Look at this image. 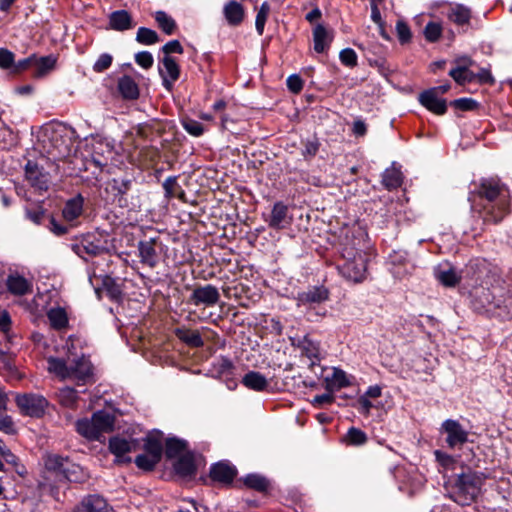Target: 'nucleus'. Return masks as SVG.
Wrapping results in <instances>:
<instances>
[{
	"label": "nucleus",
	"mask_w": 512,
	"mask_h": 512,
	"mask_svg": "<svg viewBox=\"0 0 512 512\" xmlns=\"http://www.w3.org/2000/svg\"><path fill=\"white\" fill-rule=\"evenodd\" d=\"M468 201L485 225H497L511 213L510 190L498 178L482 177L473 181Z\"/></svg>",
	"instance_id": "nucleus-1"
},
{
	"label": "nucleus",
	"mask_w": 512,
	"mask_h": 512,
	"mask_svg": "<svg viewBox=\"0 0 512 512\" xmlns=\"http://www.w3.org/2000/svg\"><path fill=\"white\" fill-rule=\"evenodd\" d=\"M362 236L360 228H352L347 229L340 238L343 262L338 264L337 269L343 278L355 284L362 283L367 278L368 259L362 251Z\"/></svg>",
	"instance_id": "nucleus-2"
},
{
	"label": "nucleus",
	"mask_w": 512,
	"mask_h": 512,
	"mask_svg": "<svg viewBox=\"0 0 512 512\" xmlns=\"http://www.w3.org/2000/svg\"><path fill=\"white\" fill-rule=\"evenodd\" d=\"M497 288L476 287L471 292V306L477 313L497 316L503 319L510 317L511 299L496 294Z\"/></svg>",
	"instance_id": "nucleus-3"
},
{
	"label": "nucleus",
	"mask_w": 512,
	"mask_h": 512,
	"mask_svg": "<svg viewBox=\"0 0 512 512\" xmlns=\"http://www.w3.org/2000/svg\"><path fill=\"white\" fill-rule=\"evenodd\" d=\"M484 480L483 473L468 469L456 476L451 484L449 497L461 506H468L477 500Z\"/></svg>",
	"instance_id": "nucleus-4"
},
{
	"label": "nucleus",
	"mask_w": 512,
	"mask_h": 512,
	"mask_svg": "<svg viewBox=\"0 0 512 512\" xmlns=\"http://www.w3.org/2000/svg\"><path fill=\"white\" fill-rule=\"evenodd\" d=\"M330 298V291L324 285L308 286L295 297L298 308L303 307L308 321L317 322L327 314L323 304Z\"/></svg>",
	"instance_id": "nucleus-5"
},
{
	"label": "nucleus",
	"mask_w": 512,
	"mask_h": 512,
	"mask_svg": "<svg viewBox=\"0 0 512 512\" xmlns=\"http://www.w3.org/2000/svg\"><path fill=\"white\" fill-rule=\"evenodd\" d=\"M70 248L84 261H88L89 258L110 254L113 246L107 234L96 230L75 236Z\"/></svg>",
	"instance_id": "nucleus-6"
},
{
	"label": "nucleus",
	"mask_w": 512,
	"mask_h": 512,
	"mask_svg": "<svg viewBox=\"0 0 512 512\" xmlns=\"http://www.w3.org/2000/svg\"><path fill=\"white\" fill-rule=\"evenodd\" d=\"M15 404L21 415L40 419L46 414L49 406L48 400L37 393H19L15 397Z\"/></svg>",
	"instance_id": "nucleus-7"
},
{
	"label": "nucleus",
	"mask_w": 512,
	"mask_h": 512,
	"mask_svg": "<svg viewBox=\"0 0 512 512\" xmlns=\"http://www.w3.org/2000/svg\"><path fill=\"white\" fill-rule=\"evenodd\" d=\"M134 184V180L130 177H115L107 182L106 190L113 195L114 201L119 207L132 210L136 205L129 200L128 195Z\"/></svg>",
	"instance_id": "nucleus-8"
},
{
	"label": "nucleus",
	"mask_w": 512,
	"mask_h": 512,
	"mask_svg": "<svg viewBox=\"0 0 512 512\" xmlns=\"http://www.w3.org/2000/svg\"><path fill=\"white\" fill-rule=\"evenodd\" d=\"M440 433L446 435L445 443L450 449H460L469 441V432L458 420L446 419L443 421Z\"/></svg>",
	"instance_id": "nucleus-9"
},
{
	"label": "nucleus",
	"mask_w": 512,
	"mask_h": 512,
	"mask_svg": "<svg viewBox=\"0 0 512 512\" xmlns=\"http://www.w3.org/2000/svg\"><path fill=\"white\" fill-rule=\"evenodd\" d=\"M138 257L140 263L151 269L157 267L160 262V252L163 249V243L160 237H152L140 240L137 244Z\"/></svg>",
	"instance_id": "nucleus-10"
},
{
	"label": "nucleus",
	"mask_w": 512,
	"mask_h": 512,
	"mask_svg": "<svg viewBox=\"0 0 512 512\" xmlns=\"http://www.w3.org/2000/svg\"><path fill=\"white\" fill-rule=\"evenodd\" d=\"M68 379L75 380L78 385H86L95 382L94 367L89 357H81L69 360Z\"/></svg>",
	"instance_id": "nucleus-11"
},
{
	"label": "nucleus",
	"mask_w": 512,
	"mask_h": 512,
	"mask_svg": "<svg viewBox=\"0 0 512 512\" xmlns=\"http://www.w3.org/2000/svg\"><path fill=\"white\" fill-rule=\"evenodd\" d=\"M445 15L448 21L457 27L459 33L465 34L474 28L472 25V10L464 4H450Z\"/></svg>",
	"instance_id": "nucleus-12"
},
{
	"label": "nucleus",
	"mask_w": 512,
	"mask_h": 512,
	"mask_svg": "<svg viewBox=\"0 0 512 512\" xmlns=\"http://www.w3.org/2000/svg\"><path fill=\"white\" fill-rule=\"evenodd\" d=\"M220 301V293L212 284L196 286L188 297V304L194 306L213 307Z\"/></svg>",
	"instance_id": "nucleus-13"
},
{
	"label": "nucleus",
	"mask_w": 512,
	"mask_h": 512,
	"mask_svg": "<svg viewBox=\"0 0 512 512\" xmlns=\"http://www.w3.org/2000/svg\"><path fill=\"white\" fill-rule=\"evenodd\" d=\"M158 72L162 79L163 87L171 92L181 74V69L176 58L173 56H163L159 62Z\"/></svg>",
	"instance_id": "nucleus-14"
},
{
	"label": "nucleus",
	"mask_w": 512,
	"mask_h": 512,
	"mask_svg": "<svg viewBox=\"0 0 512 512\" xmlns=\"http://www.w3.org/2000/svg\"><path fill=\"white\" fill-rule=\"evenodd\" d=\"M235 370V365L228 357L220 356L213 363L211 373L215 378L224 381L228 389L234 390L238 385L234 378Z\"/></svg>",
	"instance_id": "nucleus-15"
},
{
	"label": "nucleus",
	"mask_w": 512,
	"mask_h": 512,
	"mask_svg": "<svg viewBox=\"0 0 512 512\" xmlns=\"http://www.w3.org/2000/svg\"><path fill=\"white\" fill-rule=\"evenodd\" d=\"M237 475V468L225 460L213 463L209 469L210 480L223 486L231 485Z\"/></svg>",
	"instance_id": "nucleus-16"
},
{
	"label": "nucleus",
	"mask_w": 512,
	"mask_h": 512,
	"mask_svg": "<svg viewBox=\"0 0 512 512\" xmlns=\"http://www.w3.org/2000/svg\"><path fill=\"white\" fill-rule=\"evenodd\" d=\"M173 471L182 479H192L197 475L198 467L194 451H186L177 457L173 463Z\"/></svg>",
	"instance_id": "nucleus-17"
},
{
	"label": "nucleus",
	"mask_w": 512,
	"mask_h": 512,
	"mask_svg": "<svg viewBox=\"0 0 512 512\" xmlns=\"http://www.w3.org/2000/svg\"><path fill=\"white\" fill-rule=\"evenodd\" d=\"M419 103L435 115L442 116L447 112V101L435 94L434 89H426L418 96Z\"/></svg>",
	"instance_id": "nucleus-18"
},
{
	"label": "nucleus",
	"mask_w": 512,
	"mask_h": 512,
	"mask_svg": "<svg viewBox=\"0 0 512 512\" xmlns=\"http://www.w3.org/2000/svg\"><path fill=\"white\" fill-rule=\"evenodd\" d=\"M25 178L30 185L40 191L48 190V175L38 163L28 160L25 165Z\"/></svg>",
	"instance_id": "nucleus-19"
},
{
	"label": "nucleus",
	"mask_w": 512,
	"mask_h": 512,
	"mask_svg": "<svg viewBox=\"0 0 512 512\" xmlns=\"http://www.w3.org/2000/svg\"><path fill=\"white\" fill-rule=\"evenodd\" d=\"M109 451L115 456V462L118 464H130L132 458L127 456L131 452L129 441L120 436H113L109 439Z\"/></svg>",
	"instance_id": "nucleus-20"
},
{
	"label": "nucleus",
	"mask_w": 512,
	"mask_h": 512,
	"mask_svg": "<svg viewBox=\"0 0 512 512\" xmlns=\"http://www.w3.org/2000/svg\"><path fill=\"white\" fill-rule=\"evenodd\" d=\"M312 34L315 52L327 53L334 39V31L328 30L323 24H317Z\"/></svg>",
	"instance_id": "nucleus-21"
},
{
	"label": "nucleus",
	"mask_w": 512,
	"mask_h": 512,
	"mask_svg": "<svg viewBox=\"0 0 512 512\" xmlns=\"http://www.w3.org/2000/svg\"><path fill=\"white\" fill-rule=\"evenodd\" d=\"M131 13L127 10H115L108 16V28L114 31H127L135 27Z\"/></svg>",
	"instance_id": "nucleus-22"
},
{
	"label": "nucleus",
	"mask_w": 512,
	"mask_h": 512,
	"mask_svg": "<svg viewBox=\"0 0 512 512\" xmlns=\"http://www.w3.org/2000/svg\"><path fill=\"white\" fill-rule=\"evenodd\" d=\"M266 221L272 229L280 230L286 228L290 224L288 206L282 201L274 203L269 218Z\"/></svg>",
	"instance_id": "nucleus-23"
},
{
	"label": "nucleus",
	"mask_w": 512,
	"mask_h": 512,
	"mask_svg": "<svg viewBox=\"0 0 512 512\" xmlns=\"http://www.w3.org/2000/svg\"><path fill=\"white\" fill-rule=\"evenodd\" d=\"M163 432L153 430L149 432L143 439L144 453L150 454L152 457L162 459L163 455Z\"/></svg>",
	"instance_id": "nucleus-24"
},
{
	"label": "nucleus",
	"mask_w": 512,
	"mask_h": 512,
	"mask_svg": "<svg viewBox=\"0 0 512 512\" xmlns=\"http://www.w3.org/2000/svg\"><path fill=\"white\" fill-rule=\"evenodd\" d=\"M78 512H114V510L103 496L92 494L82 499Z\"/></svg>",
	"instance_id": "nucleus-25"
},
{
	"label": "nucleus",
	"mask_w": 512,
	"mask_h": 512,
	"mask_svg": "<svg viewBox=\"0 0 512 512\" xmlns=\"http://www.w3.org/2000/svg\"><path fill=\"white\" fill-rule=\"evenodd\" d=\"M174 334L182 343L190 348H201L204 346V340L197 329L181 325L174 329Z\"/></svg>",
	"instance_id": "nucleus-26"
},
{
	"label": "nucleus",
	"mask_w": 512,
	"mask_h": 512,
	"mask_svg": "<svg viewBox=\"0 0 512 512\" xmlns=\"http://www.w3.org/2000/svg\"><path fill=\"white\" fill-rule=\"evenodd\" d=\"M84 201V197L80 193L68 199L62 209V216L64 220L67 222H73L78 219L82 215Z\"/></svg>",
	"instance_id": "nucleus-27"
},
{
	"label": "nucleus",
	"mask_w": 512,
	"mask_h": 512,
	"mask_svg": "<svg viewBox=\"0 0 512 512\" xmlns=\"http://www.w3.org/2000/svg\"><path fill=\"white\" fill-rule=\"evenodd\" d=\"M117 89L124 100H137L140 95L139 86L135 80L128 75H123L118 79Z\"/></svg>",
	"instance_id": "nucleus-28"
},
{
	"label": "nucleus",
	"mask_w": 512,
	"mask_h": 512,
	"mask_svg": "<svg viewBox=\"0 0 512 512\" xmlns=\"http://www.w3.org/2000/svg\"><path fill=\"white\" fill-rule=\"evenodd\" d=\"M188 446V442L184 439H180L175 436L168 437L166 438L165 445L163 446V453L169 460L176 459L186 451H190Z\"/></svg>",
	"instance_id": "nucleus-29"
},
{
	"label": "nucleus",
	"mask_w": 512,
	"mask_h": 512,
	"mask_svg": "<svg viewBox=\"0 0 512 512\" xmlns=\"http://www.w3.org/2000/svg\"><path fill=\"white\" fill-rule=\"evenodd\" d=\"M240 481L246 488L263 494H267L271 488L270 480L258 473H249L241 478Z\"/></svg>",
	"instance_id": "nucleus-30"
},
{
	"label": "nucleus",
	"mask_w": 512,
	"mask_h": 512,
	"mask_svg": "<svg viewBox=\"0 0 512 512\" xmlns=\"http://www.w3.org/2000/svg\"><path fill=\"white\" fill-rule=\"evenodd\" d=\"M91 420L95 424L99 436H101L102 433L111 432L114 429L115 416L106 410L94 412Z\"/></svg>",
	"instance_id": "nucleus-31"
},
{
	"label": "nucleus",
	"mask_w": 512,
	"mask_h": 512,
	"mask_svg": "<svg viewBox=\"0 0 512 512\" xmlns=\"http://www.w3.org/2000/svg\"><path fill=\"white\" fill-rule=\"evenodd\" d=\"M297 347L301 350L302 356H306L311 360V368L320 361L319 344L312 340L308 335H305L301 340L298 341Z\"/></svg>",
	"instance_id": "nucleus-32"
},
{
	"label": "nucleus",
	"mask_w": 512,
	"mask_h": 512,
	"mask_svg": "<svg viewBox=\"0 0 512 512\" xmlns=\"http://www.w3.org/2000/svg\"><path fill=\"white\" fill-rule=\"evenodd\" d=\"M242 384L253 391H267L269 383L266 377L258 371H248L242 378Z\"/></svg>",
	"instance_id": "nucleus-33"
},
{
	"label": "nucleus",
	"mask_w": 512,
	"mask_h": 512,
	"mask_svg": "<svg viewBox=\"0 0 512 512\" xmlns=\"http://www.w3.org/2000/svg\"><path fill=\"white\" fill-rule=\"evenodd\" d=\"M87 478V474L83 468L75 463L66 461V466L59 479V482L83 483Z\"/></svg>",
	"instance_id": "nucleus-34"
},
{
	"label": "nucleus",
	"mask_w": 512,
	"mask_h": 512,
	"mask_svg": "<svg viewBox=\"0 0 512 512\" xmlns=\"http://www.w3.org/2000/svg\"><path fill=\"white\" fill-rule=\"evenodd\" d=\"M223 13L226 21L231 26H238L244 19V8L235 0L229 1L225 4Z\"/></svg>",
	"instance_id": "nucleus-35"
},
{
	"label": "nucleus",
	"mask_w": 512,
	"mask_h": 512,
	"mask_svg": "<svg viewBox=\"0 0 512 512\" xmlns=\"http://www.w3.org/2000/svg\"><path fill=\"white\" fill-rule=\"evenodd\" d=\"M8 291L17 296L26 295L31 291V283L21 275H9L6 281Z\"/></svg>",
	"instance_id": "nucleus-36"
},
{
	"label": "nucleus",
	"mask_w": 512,
	"mask_h": 512,
	"mask_svg": "<svg viewBox=\"0 0 512 512\" xmlns=\"http://www.w3.org/2000/svg\"><path fill=\"white\" fill-rule=\"evenodd\" d=\"M382 185L389 191L399 188L403 183V175L400 168L395 167V163L382 173Z\"/></svg>",
	"instance_id": "nucleus-37"
},
{
	"label": "nucleus",
	"mask_w": 512,
	"mask_h": 512,
	"mask_svg": "<svg viewBox=\"0 0 512 512\" xmlns=\"http://www.w3.org/2000/svg\"><path fill=\"white\" fill-rule=\"evenodd\" d=\"M162 186L164 189V196L166 199L171 200L177 198L182 201L185 200L186 193L179 185L177 176L167 177L163 182Z\"/></svg>",
	"instance_id": "nucleus-38"
},
{
	"label": "nucleus",
	"mask_w": 512,
	"mask_h": 512,
	"mask_svg": "<svg viewBox=\"0 0 512 512\" xmlns=\"http://www.w3.org/2000/svg\"><path fill=\"white\" fill-rule=\"evenodd\" d=\"M102 286L106 291L107 296L110 300L119 302L122 300L123 292L121 285L111 275H104L102 278Z\"/></svg>",
	"instance_id": "nucleus-39"
},
{
	"label": "nucleus",
	"mask_w": 512,
	"mask_h": 512,
	"mask_svg": "<svg viewBox=\"0 0 512 512\" xmlns=\"http://www.w3.org/2000/svg\"><path fill=\"white\" fill-rule=\"evenodd\" d=\"M57 64V57L53 54L42 56L34 61L36 70L34 75L38 78L47 75L50 71L54 70Z\"/></svg>",
	"instance_id": "nucleus-40"
},
{
	"label": "nucleus",
	"mask_w": 512,
	"mask_h": 512,
	"mask_svg": "<svg viewBox=\"0 0 512 512\" xmlns=\"http://www.w3.org/2000/svg\"><path fill=\"white\" fill-rule=\"evenodd\" d=\"M75 428L78 434L88 440H99L100 436L95 428V424L91 419L82 418L78 419L75 423Z\"/></svg>",
	"instance_id": "nucleus-41"
},
{
	"label": "nucleus",
	"mask_w": 512,
	"mask_h": 512,
	"mask_svg": "<svg viewBox=\"0 0 512 512\" xmlns=\"http://www.w3.org/2000/svg\"><path fill=\"white\" fill-rule=\"evenodd\" d=\"M66 461H68L67 458H63L59 455H48L47 458L45 459V468L47 471L53 472L57 480L59 481L63 473V470L66 466Z\"/></svg>",
	"instance_id": "nucleus-42"
},
{
	"label": "nucleus",
	"mask_w": 512,
	"mask_h": 512,
	"mask_svg": "<svg viewBox=\"0 0 512 512\" xmlns=\"http://www.w3.org/2000/svg\"><path fill=\"white\" fill-rule=\"evenodd\" d=\"M448 74L460 86L474 82V72L464 66H456Z\"/></svg>",
	"instance_id": "nucleus-43"
},
{
	"label": "nucleus",
	"mask_w": 512,
	"mask_h": 512,
	"mask_svg": "<svg viewBox=\"0 0 512 512\" xmlns=\"http://www.w3.org/2000/svg\"><path fill=\"white\" fill-rule=\"evenodd\" d=\"M47 315L52 328L61 330L68 326V316L63 308L51 309Z\"/></svg>",
	"instance_id": "nucleus-44"
},
{
	"label": "nucleus",
	"mask_w": 512,
	"mask_h": 512,
	"mask_svg": "<svg viewBox=\"0 0 512 512\" xmlns=\"http://www.w3.org/2000/svg\"><path fill=\"white\" fill-rule=\"evenodd\" d=\"M436 279L445 287H455L461 281V277L456 273L454 268L448 270H438L435 273Z\"/></svg>",
	"instance_id": "nucleus-45"
},
{
	"label": "nucleus",
	"mask_w": 512,
	"mask_h": 512,
	"mask_svg": "<svg viewBox=\"0 0 512 512\" xmlns=\"http://www.w3.org/2000/svg\"><path fill=\"white\" fill-rule=\"evenodd\" d=\"M155 20L160 29L167 35L174 34L177 24L176 21L164 11H157L155 13Z\"/></svg>",
	"instance_id": "nucleus-46"
},
{
	"label": "nucleus",
	"mask_w": 512,
	"mask_h": 512,
	"mask_svg": "<svg viewBox=\"0 0 512 512\" xmlns=\"http://www.w3.org/2000/svg\"><path fill=\"white\" fill-rule=\"evenodd\" d=\"M327 389H341L350 385V381L347 378L346 373L339 368H335L332 377L326 379Z\"/></svg>",
	"instance_id": "nucleus-47"
},
{
	"label": "nucleus",
	"mask_w": 512,
	"mask_h": 512,
	"mask_svg": "<svg viewBox=\"0 0 512 512\" xmlns=\"http://www.w3.org/2000/svg\"><path fill=\"white\" fill-rule=\"evenodd\" d=\"M344 441L350 446H362L368 441V437L363 430L350 427L344 436Z\"/></svg>",
	"instance_id": "nucleus-48"
},
{
	"label": "nucleus",
	"mask_w": 512,
	"mask_h": 512,
	"mask_svg": "<svg viewBox=\"0 0 512 512\" xmlns=\"http://www.w3.org/2000/svg\"><path fill=\"white\" fill-rule=\"evenodd\" d=\"M301 144L303 145L301 154L306 161L313 159L319 152L321 146V143L316 136L311 139L302 140Z\"/></svg>",
	"instance_id": "nucleus-49"
},
{
	"label": "nucleus",
	"mask_w": 512,
	"mask_h": 512,
	"mask_svg": "<svg viewBox=\"0 0 512 512\" xmlns=\"http://www.w3.org/2000/svg\"><path fill=\"white\" fill-rule=\"evenodd\" d=\"M181 125L184 130L193 137H200L205 132V128L201 122L188 116L181 118Z\"/></svg>",
	"instance_id": "nucleus-50"
},
{
	"label": "nucleus",
	"mask_w": 512,
	"mask_h": 512,
	"mask_svg": "<svg viewBox=\"0 0 512 512\" xmlns=\"http://www.w3.org/2000/svg\"><path fill=\"white\" fill-rule=\"evenodd\" d=\"M160 461L161 459L152 457L150 454L142 453L135 458L134 463L140 470L151 472Z\"/></svg>",
	"instance_id": "nucleus-51"
},
{
	"label": "nucleus",
	"mask_w": 512,
	"mask_h": 512,
	"mask_svg": "<svg viewBox=\"0 0 512 512\" xmlns=\"http://www.w3.org/2000/svg\"><path fill=\"white\" fill-rule=\"evenodd\" d=\"M450 106L463 112H470L478 110L480 103L473 98L463 97L451 101Z\"/></svg>",
	"instance_id": "nucleus-52"
},
{
	"label": "nucleus",
	"mask_w": 512,
	"mask_h": 512,
	"mask_svg": "<svg viewBox=\"0 0 512 512\" xmlns=\"http://www.w3.org/2000/svg\"><path fill=\"white\" fill-rule=\"evenodd\" d=\"M49 368L58 376L62 378H68L69 376V362L62 358L50 357L48 359Z\"/></svg>",
	"instance_id": "nucleus-53"
},
{
	"label": "nucleus",
	"mask_w": 512,
	"mask_h": 512,
	"mask_svg": "<svg viewBox=\"0 0 512 512\" xmlns=\"http://www.w3.org/2000/svg\"><path fill=\"white\" fill-rule=\"evenodd\" d=\"M78 401V392L74 388L66 387L59 392V402L67 408H74Z\"/></svg>",
	"instance_id": "nucleus-54"
},
{
	"label": "nucleus",
	"mask_w": 512,
	"mask_h": 512,
	"mask_svg": "<svg viewBox=\"0 0 512 512\" xmlns=\"http://www.w3.org/2000/svg\"><path fill=\"white\" fill-rule=\"evenodd\" d=\"M136 41L143 45H153L159 41V36L150 28L140 27L136 34Z\"/></svg>",
	"instance_id": "nucleus-55"
},
{
	"label": "nucleus",
	"mask_w": 512,
	"mask_h": 512,
	"mask_svg": "<svg viewBox=\"0 0 512 512\" xmlns=\"http://www.w3.org/2000/svg\"><path fill=\"white\" fill-rule=\"evenodd\" d=\"M270 13V5L268 2H263L257 12L256 20H255V28L258 35H263L265 23L267 21L268 15Z\"/></svg>",
	"instance_id": "nucleus-56"
},
{
	"label": "nucleus",
	"mask_w": 512,
	"mask_h": 512,
	"mask_svg": "<svg viewBox=\"0 0 512 512\" xmlns=\"http://www.w3.org/2000/svg\"><path fill=\"white\" fill-rule=\"evenodd\" d=\"M442 25L437 22H428L424 28V37L430 43L437 42L442 35Z\"/></svg>",
	"instance_id": "nucleus-57"
},
{
	"label": "nucleus",
	"mask_w": 512,
	"mask_h": 512,
	"mask_svg": "<svg viewBox=\"0 0 512 512\" xmlns=\"http://www.w3.org/2000/svg\"><path fill=\"white\" fill-rule=\"evenodd\" d=\"M396 33L401 45H406L412 40V32L409 25L404 20L396 22Z\"/></svg>",
	"instance_id": "nucleus-58"
},
{
	"label": "nucleus",
	"mask_w": 512,
	"mask_h": 512,
	"mask_svg": "<svg viewBox=\"0 0 512 512\" xmlns=\"http://www.w3.org/2000/svg\"><path fill=\"white\" fill-rule=\"evenodd\" d=\"M26 217L33 223L40 225L45 217L46 210L40 204L25 209Z\"/></svg>",
	"instance_id": "nucleus-59"
},
{
	"label": "nucleus",
	"mask_w": 512,
	"mask_h": 512,
	"mask_svg": "<svg viewBox=\"0 0 512 512\" xmlns=\"http://www.w3.org/2000/svg\"><path fill=\"white\" fill-rule=\"evenodd\" d=\"M339 59L348 68H354L358 65L357 53L352 48L342 49L339 53Z\"/></svg>",
	"instance_id": "nucleus-60"
},
{
	"label": "nucleus",
	"mask_w": 512,
	"mask_h": 512,
	"mask_svg": "<svg viewBox=\"0 0 512 512\" xmlns=\"http://www.w3.org/2000/svg\"><path fill=\"white\" fill-rule=\"evenodd\" d=\"M7 464L15 467L16 472L19 475H23L26 469L23 465H20L19 458L7 447L6 450L1 454Z\"/></svg>",
	"instance_id": "nucleus-61"
},
{
	"label": "nucleus",
	"mask_w": 512,
	"mask_h": 512,
	"mask_svg": "<svg viewBox=\"0 0 512 512\" xmlns=\"http://www.w3.org/2000/svg\"><path fill=\"white\" fill-rule=\"evenodd\" d=\"M477 81L479 84L494 85L495 78L493 77L490 66L488 68L482 67L477 73L474 72V82Z\"/></svg>",
	"instance_id": "nucleus-62"
},
{
	"label": "nucleus",
	"mask_w": 512,
	"mask_h": 512,
	"mask_svg": "<svg viewBox=\"0 0 512 512\" xmlns=\"http://www.w3.org/2000/svg\"><path fill=\"white\" fill-rule=\"evenodd\" d=\"M49 230L56 236H63L69 232L72 225L62 224L58 222L52 215L49 216Z\"/></svg>",
	"instance_id": "nucleus-63"
},
{
	"label": "nucleus",
	"mask_w": 512,
	"mask_h": 512,
	"mask_svg": "<svg viewBox=\"0 0 512 512\" xmlns=\"http://www.w3.org/2000/svg\"><path fill=\"white\" fill-rule=\"evenodd\" d=\"M113 57L108 53L101 54L93 65V70L96 73H102L109 69L112 65Z\"/></svg>",
	"instance_id": "nucleus-64"
}]
</instances>
